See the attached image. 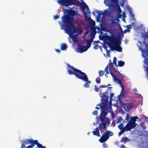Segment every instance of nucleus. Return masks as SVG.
Returning a JSON list of instances; mask_svg holds the SVG:
<instances>
[{
  "mask_svg": "<svg viewBox=\"0 0 148 148\" xmlns=\"http://www.w3.org/2000/svg\"><path fill=\"white\" fill-rule=\"evenodd\" d=\"M63 12L64 14L61 18L62 22H59L61 28L69 34L70 43H72L71 39L74 43H77L78 40L77 36L82 33V30L80 28L75 27L73 19H75L78 14L72 8H70L64 9Z\"/></svg>",
  "mask_w": 148,
  "mask_h": 148,
  "instance_id": "obj_1",
  "label": "nucleus"
},
{
  "mask_svg": "<svg viewBox=\"0 0 148 148\" xmlns=\"http://www.w3.org/2000/svg\"><path fill=\"white\" fill-rule=\"evenodd\" d=\"M100 106L101 109L99 116L101 122L98 125L99 128H96L92 132V133L94 135L99 137L100 135L99 130L101 132L103 130H106L107 127H108L110 124V121L108 117H106L108 112H109L108 109V106L107 104H104L102 106L100 105H97V106Z\"/></svg>",
  "mask_w": 148,
  "mask_h": 148,
  "instance_id": "obj_2",
  "label": "nucleus"
},
{
  "mask_svg": "<svg viewBox=\"0 0 148 148\" xmlns=\"http://www.w3.org/2000/svg\"><path fill=\"white\" fill-rule=\"evenodd\" d=\"M137 45L142 51V56L145 59L144 64L148 65V30L145 33L142 34Z\"/></svg>",
  "mask_w": 148,
  "mask_h": 148,
  "instance_id": "obj_3",
  "label": "nucleus"
},
{
  "mask_svg": "<svg viewBox=\"0 0 148 148\" xmlns=\"http://www.w3.org/2000/svg\"><path fill=\"white\" fill-rule=\"evenodd\" d=\"M119 2L121 7H124L126 6L127 1L125 0H110V1L108 0H104V3L106 6H108L110 8H117L119 15L118 17L113 18L109 20L111 21L112 24H114L118 23L119 21V18H121V15L120 14L121 10L120 8Z\"/></svg>",
  "mask_w": 148,
  "mask_h": 148,
  "instance_id": "obj_4",
  "label": "nucleus"
},
{
  "mask_svg": "<svg viewBox=\"0 0 148 148\" xmlns=\"http://www.w3.org/2000/svg\"><path fill=\"white\" fill-rule=\"evenodd\" d=\"M79 0H57V3L61 5L68 7L72 4H75L76 1ZM82 3L81 4V8L82 12L84 13L85 17H87L91 14V12L88 6L84 2L83 0H80Z\"/></svg>",
  "mask_w": 148,
  "mask_h": 148,
  "instance_id": "obj_5",
  "label": "nucleus"
},
{
  "mask_svg": "<svg viewBox=\"0 0 148 148\" xmlns=\"http://www.w3.org/2000/svg\"><path fill=\"white\" fill-rule=\"evenodd\" d=\"M105 40L109 41V45L112 50H114L118 52H121L122 48L120 46L121 41L120 40L116 38L113 36H109L106 35L103 36Z\"/></svg>",
  "mask_w": 148,
  "mask_h": 148,
  "instance_id": "obj_6",
  "label": "nucleus"
},
{
  "mask_svg": "<svg viewBox=\"0 0 148 148\" xmlns=\"http://www.w3.org/2000/svg\"><path fill=\"white\" fill-rule=\"evenodd\" d=\"M21 148H32L36 145V140H34L32 138L27 139L23 141Z\"/></svg>",
  "mask_w": 148,
  "mask_h": 148,
  "instance_id": "obj_7",
  "label": "nucleus"
},
{
  "mask_svg": "<svg viewBox=\"0 0 148 148\" xmlns=\"http://www.w3.org/2000/svg\"><path fill=\"white\" fill-rule=\"evenodd\" d=\"M113 133L112 131L110 130L106 131L103 133L99 140V141L101 143H104L108 140L110 136H113Z\"/></svg>",
  "mask_w": 148,
  "mask_h": 148,
  "instance_id": "obj_8",
  "label": "nucleus"
},
{
  "mask_svg": "<svg viewBox=\"0 0 148 148\" xmlns=\"http://www.w3.org/2000/svg\"><path fill=\"white\" fill-rule=\"evenodd\" d=\"M78 78L86 82L84 85V87L86 88H88L89 87V84H91L90 81L88 80L87 75H75Z\"/></svg>",
  "mask_w": 148,
  "mask_h": 148,
  "instance_id": "obj_9",
  "label": "nucleus"
},
{
  "mask_svg": "<svg viewBox=\"0 0 148 148\" xmlns=\"http://www.w3.org/2000/svg\"><path fill=\"white\" fill-rule=\"evenodd\" d=\"M113 66L110 65V64H108L107 66L105 69V71L107 74H114V73H118V74H121L119 71H118L116 69L114 68L113 69Z\"/></svg>",
  "mask_w": 148,
  "mask_h": 148,
  "instance_id": "obj_10",
  "label": "nucleus"
},
{
  "mask_svg": "<svg viewBox=\"0 0 148 148\" xmlns=\"http://www.w3.org/2000/svg\"><path fill=\"white\" fill-rule=\"evenodd\" d=\"M68 71L69 74H85L81 71L74 68L73 66L68 64Z\"/></svg>",
  "mask_w": 148,
  "mask_h": 148,
  "instance_id": "obj_11",
  "label": "nucleus"
},
{
  "mask_svg": "<svg viewBox=\"0 0 148 148\" xmlns=\"http://www.w3.org/2000/svg\"><path fill=\"white\" fill-rule=\"evenodd\" d=\"M86 46L85 45H78V47L75 49L76 52L79 53H82L87 51Z\"/></svg>",
  "mask_w": 148,
  "mask_h": 148,
  "instance_id": "obj_12",
  "label": "nucleus"
},
{
  "mask_svg": "<svg viewBox=\"0 0 148 148\" xmlns=\"http://www.w3.org/2000/svg\"><path fill=\"white\" fill-rule=\"evenodd\" d=\"M113 79V80H114V81H115L116 82L119 84L120 86H121V87L122 88V90L121 92V93L120 94V95H118V97H119L121 95V93L122 92V91L123 89L124 86L122 85L121 82V80L119 79H118L117 77H116L115 75H111Z\"/></svg>",
  "mask_w": 148,
  "mask_h": 148,
  "instance_id": "obj_13",
  "label": "nucleus"
},
{
  "mask_svg": "<svg viewBox=\"0 0 148 148\" xmlns=\"http://www.w3.org/2000/svg\"><path fill=\"white\" fill-rule=\"evenodd\" d=\"M123 108L126 109L127 111H129L133 108V105L132 103H126L123 104Z\"/></svg>",
  "mask_w": 148,
  "mask_h": 148,
  "instance_id": "obj_14",
  "label": "nucleus"
},
{
  "mask_svg": "<svg viewBox=\"0 0 148 148\" xmlns=\"http://www.w3.org/2000/svg\"><path fill=\"white\" fill-rule=\"evenodd\" d=\"M95 12L96 13L98 14L96 16L97 21L100 22L101 20V15L103 14V11H99L97 10H95Z\"/></svg>",
  "mask_w": 148,
  "mask_h": 148,
  "instance_id": "obj_15",
  "label": "nucleus"
},
{
  "mask_svg": "<svg viewBox=\"0 0 148 148\" xmlns=\"http://www.w3.org/2000/svg\"><path fill=\"white\" fill-rule=\"evenodd\" d=\"M136 126V125H135L130 121H129L125 125L126 127L127 128V130L129 131H130L132 129L134 128Z\"/></svg>",
  "mask_w": 148,
  "mask_h": 148,
  "instance_id": "obj_16",
  "label": "nucleus"
},
{
  "mask_svg": "<svg viewBox=\"0 0 148 148\" xmlns=\"http://www.w3.org/2000/svg\"><path fill=\"white\" fill-rule=\"evenodd\" d=\"M85 18L87 20L90 21L89 23L90 26L91 27L93 28H94V27L95 25V21L91 19L90 16L88 15V16H87V17H85Z\"/></svg>",
  "mask_w": 148,
  "mask_h": 148,
  "instance_id": "obj_17",
  "label": "nucleus"
},
{
  "mask_svg": "<svg viewBox=\"0 0 148 148\" xmlns=\"http://www.w3.org/2000/svg\"><path fill=\"white\" fill-rule=\"evenodd\" d=\"M101 29L102 31H104L107 32H109L111 34L112 36V32L111 30L107 28L105 26L100 25Z\"/></svg>",
  "mask_w": 148,
  "mask_h": 148,
  "instance_id": "obj_18",
  "label": "nucleus"
},
{
  "mask_svg": "<svg viewBox=\"0 0 148 148\" xmlns=\"http://www.w3.org/2000/svg\"><path fill=\"white\" fill-rule=\"evenodd\" d=\"M101 100L102 101H103L106 103H107L108 101L109 97L105 94H103L101 97Z\"/></svg>",
  "mask_w": 148,
  "mask_h": 148,
  "instance_id": "obj_19",
  "label": "nucleus"
},
{
  "mask_svg": "<svg viewBox=\"0 0 148 148\" xmlns=\"http://www.w3.org/2000/svg\"><path fill=\"white\" fill-rule=\"evenodd\" d=\"M93 41L92 39H90L89 40H86L87 45L86 46V48L88 50V48L90 47L91 45V43Z\"/></svg>",
  "mask_w": 148,
  "mask_h": 148,
  "instance_id": "obj_20",
  "label": "nucleus"
},
{
  "mask_svg": "<svg viewBox=\"0 0 148 148\" xmlns=\"http://www.w3.org/2000/svg\"><path fill=\"white\" fill-rule=\"evenodd\" d=\"M138 118L137 116H135L130 118V122H132V123L134 124L135 125H136V123L135 122L136 119H138Z\"/></svg>",
  "mask_w": 148,
  "mask_h": 148,
  "instance_id": "obj_21",
  "label": "nucleus"
},
{
  "mask_svg": "<svg viewBox=\"0 0 148 148\" xmlns=\"http://www.w3.org/2000/svg\"><path fill=\"white\" fill-rule=\"evenodd\" d=\"M68 47V46L65 43H62L61 44V49L62 51H66Z\"/></svg>",
  "mask_w": 148,
  "mask_h": 148,
  "instance_id": "obj_22",
  "label": "nucleus"
},
{
  "mask_svg": "<svg viewBox=\"0 0 148 148\" xmlns=\"http://www.w3.org/2000/svg\"><path fill=\"white\" fill-rule=\"evenodd\" d=\"M125 64V62L124 61L122 60L119 61H118V66L121 67H122L124 66Z\"/></svg>",
  "mask_w": 148,
  "mask_h": 148,
  "instance_id": "obj_23",
  "label": "nucleus"
},
{
  "mask_svg": "<svg viewBox=\"0 0 148 148\" xmlns=\"http://www.w3.org/2000/svg\"><path fill=\"white\" fill-rule=\"evenodd\" d=\"M96 33L95 29L94 28H93L91 31V35L92 36H95Z\"/></svg>",
  "mask_w": 148,
  "mask_h": 148,
  "instance_id": "obj_24",
  "label": "nucleus"
},
{
  "mask_svg": "<svg viewBox=\"0 0 148 148\" xmlns=\"http://www.w3.org/2000/svg\"><path fill=\"white\" fill-rule=\"evenodd\" d=\"M110 10L107 9V10H104L103 11V14H110Z\"/></svg>",
  "mask_w": 148,
  "mask_h": 148,
  "instance_id": "obj_25",
  "label": "nucleus"
},
{
  "mask_svg": "<svg viewBox=\"0 0 148 148\" xmlns=\"http://www.w3.org/2000/svg\"><path fill=\"white\" fill-rule=\"evenodd\" d=\"M96 82L97 84H99L100 83L101 79L99 77H97L96 79Z\"/></svg>",
  "mask_w": 148,
  "mask_h": 148,
  "instance_id": "obj_26",
  "label": "nucleus"
},
{
  "mask_svg": "<svg viewBox=\"0 0 148 148\" xmlns=\"http://www.w3.org/2000/svg\"><path fill=\"white\" fill-rule=\"evenodd\" d=\"M120 130H121V132H122V133H123L125 131L127 132L128 131L127 130V128L125 126L123 128H122V129Z\"/></svg>",
  "mask_w": 148,
  "mask_h": 148,
  "instance_id": "obj_27",
  "label": "nucleus"
},
{
  "mask_svg": "<svg viewBox=\"0 0 148 148\" xmlns=\"http://www.w3.org/2000/svg\"><path fill=\"white\" fill-rule=\"evenodd\" d=\"M118 127L120 130L122 128L124 127L123 124L122 123H121L118 125Z\"/></svg>",
  "mask_w": 148,
  "mask_h": 148,
  "instance_id": "obj_28",
  "label": "nucleus"
},
{
  "mask_svg": "<svg viewBox=\"0 0 148 148\" xmlns=\"http://www.w3.org/2000/svg\"><path fill=\"white\" fill-rule=\"evenodd\" d=\"M104 48L106 50V54L107 56H108L110 57V51L109 50L107 49V48L106 47H104Z\"/></svg>",
  "mask_w": 148,
  "mask_h": 148,
  "instance_id": "obj_29",
  "label": "nucleus"
},
{
  "mask_svg": "<svg viewBox=\"0 0 148 148\" xmlns=\"http://www.w3.org/2000/svg\"><path fill=\"white\" fill-rule=\"evenodd\" d=\"M110 86V84H109L107 85H106V86L104 85H101L99 86V88H106V87L108 86Z\"/></svg>",
  "mask_w": 148,
  "mask_h": 148,
  "instance_id": "obj_30",
  "label": "nucleus"
},
{
  "mask_svg": "<svg viewBox=\"0 0 148 148\" xmlns=\"http://www.w3.org/2000/svg\"><path fill=\"white\" fill-rule=\"evenodd\" d=\"M145 71L146 72L147 74H148V67L144 66Z\"/></svg>",
  "mask_w": 148,
  "mask_h": 148,
  "instance_id": "obj_31",
  "label": "nucleus"
},
{
  "mask_svg": "<svg viewBox=\"0 0 148 148\" xmlns=\"http://www.w3.org/2000/svg\"><path fill=\"white\" fill-rule=\"evenodd\" d=\"M123 120V119L121 116L119 117L117 120V123H120V122Z\"/></svg>",
  "mask_w": 148,
  "mask_h": 148,
  "instance_id": "obj_32",
  "label": "nucleus"
},
{
  "mask_svg": "<svg viewBox=\"0 0 148 148\" xmlns=\"http://www.w3.org/2000/svg\"><path fill=\"white\" fill-rule=\"evenodd\" d=\"M100 47L101 46H99L98 45H96L93 48L95 49H97Z\"/></svg>",
  "mask_w": 148,
  "mask_h": 148,
  "instance_id": "obj_33",
  "label": "nucleus"
},
{
  "mask_svg": "<svg viewBox=\"0 0 148 148\" xmlns=\"http://www.w3.org/2000/svg\"><path fill=\"white\" fill-rule=\"evenodd\" d=\"M130 117V116L129 115L127 114L125 118V119L127 121H129V118Z\"/></svg>",
  "mask_w": 148,
  "mask_h": 148,
  "instance_id": "obj_34",
  "label": "nucleus"
},
{
  "mask_svg": "<svg viewBox=\"0 0 148 148\" xmlns=\"http://www.w3.org/2000/svg\"><path fill=\"white\" fill-rule=\"evenodd\" d=\"M116 57H114L113 60V63L116 66Z\"/></svg>",
  "mask_w": 148,
  "mask_h": 148,
  "instance_id": "obj_35",
  "label": "nucleus"
},
{
  "mask_svg": "<svg viewBox=\"0 0 148 148\" xmlns=\"http://www.w3.org/2000/svg\"><path fill=\"white\" fill-rule=\"evenodd\" d=\"M127 137H123L121 139V141H125L126 140H127Z\"/></svg>",
  "mask_w": 148,
  "mask_h": 148,
  "instance_id": "obj_36",
  "label": "nucleus"
},
{
  "mask_svg": "<svg viewBox=\"0 0 148 148\" xmlns=\"http://www.w3.org/2000/svg\"><path fill=\"white\" fill-rule=\"evenodd\" d=\"M98 114V111L97 110L94 111L92 113V114L94 115H96Z\"/></svg>",
  "mask_w": 148,
  "mask_h": 148,
  "instance_id": "obj_37",
  "label": "nucleus"
},
{
  "mask_svg": "<svg viewBox=\"0 0 148 148\" xmlns=\"http://www.w3.org/2000/svg\"><path fill=\"white\" fill-rule=\"evenodd\" d=\"M59 18V15H57L55 16H54L53 17V18L54 19L56 20Z\"/></svg>",
  "mask_w": 148,
  "mask_h": 148,
  "instance_id": "obj_38",
  "label": "nucleus"
},
{
  "mask_svg": "<svg viewBox=\"0 0 148 148\" xmlns=\"http://www.w3.org/2000/svg\"><path fill=\"white\" fill-rule=\"evenodd\" d=\"M130 32V30L129 29H127L124 30V33H125L127 32Z\"/></svg>",
  "mask_w": 148,
  "mask_h": 148,
  "instance_id": "obj_39",
  "label": "nucleus"
},
{
  "mask_svg": "<svg viewBox=\"0 0 148 148\" xmlns=\"http://www.w3.org/2000/svg\"><path fill=\"white\" fill-rule=\"evenodd\" d=\"M99 90V89L98 88L97 86H95V88H94V90H95L97 92Z\"/></svg>",
  "mask_w": 148,
  "mask_h": 148,
  "instance_id": "obj_40",
  "label": "nucleus"
},
{
  "mask_svg": "<svg viewBox=\"0 0 148 148\" xmlns=\"http://www.w3.org/2000/svg\"><path fill=\"white\" fill-rule=\"evenodd\" d=\"M127 29H129L130 30V29L131 28V25H128L126 26Z\"/></svg>",
  "mask_w": 148,
  "mask_h": 148,
  "instance_id": "obj_41",
  "label": "nucleus"
},
{
  "mask_svg": "<svg viewBox=\"0 0 148 148\" xmlns=\"http://www.w3.org/2000/svg\"><path fill=\"white\" fill-rule=\"evenodd\" d=\"M104 72L103 71H99V74H103Z\"/></svg>",
  "mask_w": 148,
  "mask_h": 148,
  "instance_id": "obj_42",
  "label": "nucleus"
},
{
  "mask_svg": "<svg viewBox=\"0 0 148 148\" xmlns=\"http://www.w3.org/2000/svg\"><path fill=\"white\" fill-rule=\"evenodd\" d=\"M130 13L131 15L132 16V17L133 18L134 20H135V19L134 18V16L131 13V12L130 11Z\"/></svg>",
  "mask_w": 148,
  "mask_h": 148,
  "instance_id": "obj_43",
  "label": "nucleus"
},
{
  "mask_svg": "<svg viewBox=\"0 0 148 148\" xmlns=\"http://www.w3.org/2000/svg\"><path fill=\"white\" fill-rule=\"evenodd\" d=\"M114 95V93H111L110 94V98H112L113 97Z\"/></svg>",
  "mask_w": 148,
  "mask_h": 148,
  "instance_id": "obj_44",
  "label": "nucleus"
},
{
  "mask_svg": "<svg viewBox=\"0 0 148 148\" xmlns=\"http://www.w3.org/2000/svg\"><path fill=\"white\" fill-rule=\"evenodd\" d=\"M55 50L56 52L58 53H60L61 52L60 50L59 49H56Z\"/></svg>",
  "mask_w": 148,
  "mask_h": 148,
  "instance_id": "obj_45",
  "label": "nucleus"
},
{
  "mask_svg": "<svg viewBox=\"0 0 148 148\" xmlns=\"http://www.w3.org/2000/svg\"><path fill=\"white\" fill-rule=\"evenodd\" d=\"M103 147L104 148H107V145L105 143L103 144Z\"/></svg>",
  "mask_w": 148,
  "mask_h": 148,
  "instance_id": "obj_46",
  "label": "nucleus"
},
{
  "mask_svg": "<svg viewBox=\"0 0 148 148\" xmlns=\"http://www.w3.org/2000/svg\"><path fill=\"white\" fill-rule=\"evenodd\" d=\"M96 13L95 12V10L94 11H93L92 12V14L94 16H95V15H96L95 14Z\"/></svg>",
  "mask_w": 148,
  "mask_h": 148,
  "instance_id": "obj_47",
  "label": "nucleus"
},
{
  "mask_svg": "<svg viewBox=\"0 0 148 148\" xmlns=\"http://www.w3.org/2000/svg\"><path fill=\"white\" fill-rule=\"evenodd\" d=\"M123 134V133H122V132H121V130L120 132H119L118 134L119 136H120Z\"/></svg>",
  "mask_w": 148,
  "mask_h": 148,
  "instance_id": "obj_48",
  "label": "nucleus"
},
{
  "mask_svg": "<svg viewBox=\"0 0 148 148\" xmlns=\"http://www.w3.org/2000/svg\"><path fill=\"white\" fill-rule=\"evenodd\" d=\"M122 16L123 17V18H124L125 17H126L125 13H123V15H122Z\"/></svg>",
  "mask_w": 148,
  "mask_h": 148,
  "instance_id": "obj_49",
  "label": "nucleus"
},
{
  "mask_svg": "<svg viewBox=\"0 0 148 148\" xmlns=\"http://www.w3.org/2000/svg\"><path fill=\"white\" fill-rule=\"evenodd\" d=\"M112 124H113V126H115V123L114 121H113L112 123Z\"/></svg>",
  "mask_w": 148,
  "mask_h": 148,
  "instance_id": "obj_50",
  "label": "nucleus"
},
{
  "mask_svg": "<svg viewBox=\"0 0 148 148\" xmlns=\"http://www.w3.org/2000/svg\"><path fill=\"white\" fill-rule=\"evenodd\" d=\"M124 148V145H122L121 146V148Z\"/></svg>",
  "mask_w": 148,
  "mask_h": 148,
  "instance_id": "obj_51",
  "label": "nucleus"
},
{
  "mask_svg": "<svg viewBox=\"0 0 148 148\" xmlns=\"http://www.w3.org/2000/svg\"><path fill=\"white\" fill-rule=\"evenodd\" d=\"M95 108L96 109H97V110H98L99 109V107H96Z\"/></svg>",
  "mask_w": 148,
  "mask_h": 148,
  "instance_id": "obj_52",
  "label": "nucleus"
},
{
  "mask_svg": "<svg viewBox=\"0 0 148 148\" xmlns=\"http://www.w3.org/2000/svg\"><path fill=\"white\" fill-rule=\"evenodd\" d=\"M103 75H99L100 77L102 76Z\"/></svg>",
  "mask_w": 148,
  "mask_h": 148,
  "instance_id": "obj_53",
  "label": "nucleus"
},
{
  "mask_svg": "<svg viewBox=\"0 0 148 148\" xmlns=\"http://www.w3.org/2000/svg\"><path fill=\"white\" fill-rule=\"evenodd\" d=\"M123 20L124 22H125V20H124V18H123Z\"/></svg>",
  "mask_w": 148,
  "mask_h": 148,
  "instance_id": "obj_54",
  "label": "nucleus"
},
{
  "mask_svg": "<svg viewBox=\"0 0 148 148\" xmlns=\"http://www.w3.org/2000/svg\"><path fill=\"white\" fill-rule=\"evenodd\" d=\"M112 87H108V88H111Z\"/></svg>",
  "mask_w": 148,
  "mask_h": 148,
  "instance_id": "obj_55",
  "label": "nucleus"
},
{
  "mask_svg": "<svg viewBox=\"0 0 148 148\" xmlns=\"http://www.w3.org/2000/svg\"><path fill=\"white\" fill-rule=\"evenodd\" d=\"M99 27H97V29H99Z\"/></svg>",
  "mask_w": 148,
  "mask_h": 148,
  "instance_id": "obj_56",
  "label": "nucleus"
},
{
  "mask_svg": "<svg viewBox=\"0 0 148 148\" xmlns=\"http://www.w3.org/2000/svg\"><path fill=\"white\" fill-rule=\"evenodd\" d=\"M106 75H106V74H105V76H106Z\"/></svg>",
  "mask_w": 148,
  "mask_h": 148,
  "instance_id": "obj_57",
  "label": "nucleus"
},
{
  "mask_svg": "<svg viewBox=\"0 0 148 148\" xmlns=\"http://www.w3.org/2000/svg\"><path fill=\"white\" fill-rule=\"evenodd\" d=\"M133 23H132V25Z\"/></svg>",
  "mask_w": 148,
  "mask_h": 148,
  "instance_id": "obj_58",
  "label": "nucleus"
},
{
  "mask_svg": "<svg viewBox=\"0 0 148 148\" xmlns=\"http://www.w3.org/2000/svg\"><path fill=\"white\" fill-rule=\"evenodd\" d=\"M110 108V110L111 109V108Z\"/></svg>",
  "mask_w": 148,
  "mask_h": 148,
  "instance_id": "obj_59",
  "label": "nucleus"
}]
</instances>
